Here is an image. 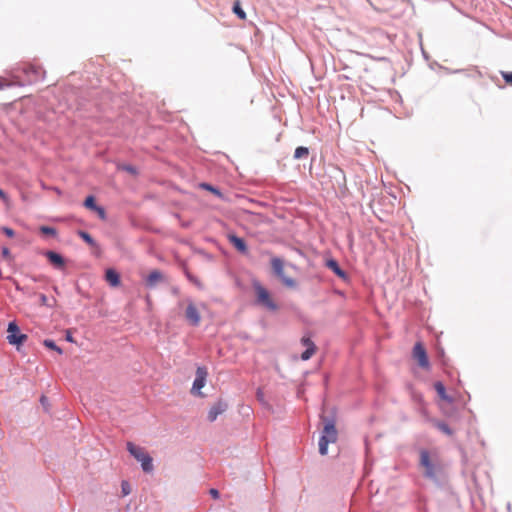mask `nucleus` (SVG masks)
<instances>
[{
    "instance_id": "obj_1",
    "label": "nucleus",
    "mask_w": 512,
    "mask_h": 512,
    "mask_svg": "<svg viewBox=\"0 0 512 512\" xmlns=\"http://www.w3.org/2000/svg\"><path fill=\"white\" fill-rule=\"evenodd\" d=\"M419 467L423 469L422 476L435 483L441 485L445 480V466L436 450H428L421 448L419 450Z\"/></svg>"
},
{
    "instance_id": "obj_2",
    "label": "nucleus",
    "mask_w": 512,
    "mask_h": 512,
    "mask_svg": "<svg viewBox=\"0 0 512 512\" xmlns=\"http://www.w3.org/2000/svg\"><path fill=\"white\" fill-rule=\"evenodd\" d=\"M126 447L128 452L141 463V468L145 473H151L154 470L152 457L142 447L136 446L132 442H127Z\"/></svg>"
},
{
    "instance_id": "obj_3",
    "label": "nucleus",
    "mask_w": 512,
    "mask_h": 512,
    "mask_svg": "<svg viewBox=\"0 0 512 512\" xmlns=\"http://www.w3.org/2000/svg\"><path fill=\"white\" fill-rule=\"evenodd\" d=\"M270 263H271V268L273 270V273L275 274V276H277L282 281V283L285 286L292 288V289L297 288V282L293 278L287 277L285 275L284 261L282 258L272 257Z\"/></svg>"
},
{
    "instance_id": "obj_4",
    "label": "nucleus",
    "mask_w": 512,
    "mask_h": 512,
    "mask_svg": "<svg viewBox=\"0 0 512 512\" xmlns=\"http://www.w3.org/2000/svg\"><path fill=\"white\" fill-rule=\"evenodd\" d=\"M253 286L257 295V303L270 311H276L278 305L272 300L268 290L259 282H255Z\"/></svg>"
},
{
    "instance_id": "obj_5",
    "label": "nucleus",
    "mask_w": 512,
    "mask_h": 512,
    "mask_svg": "<svg viewBox=\"0 0 512 512\" xmlns=\"http://www.w3.org/2000/svg\"><path fill=\"white\" fill-rule=\"evenodd\" d=\"M7 333L9 344L15 345L16 347H19L28 339L26 334L20 332V328L15 321L9 322Z\"/></svg>"
},
{
    "instance_id": "obj_6",
    "label": "nucleus",
    "mask_w": 512,
    "mask_h": 512,
    "mask_svg": "<svg viewBox=\"0 0 512 512\" xmlns=\"http://www.w3.org/2000/svg\"><path fill=\"white\" fill-rule=\"evenodd\" d=\"M208 377V370L205 366H198L196 369V377L193 381L191 393L201 396V389L205 386Z\"/></svg>"
},
{
    "instance_id": "obj_7",
    "label": "nucleus",
    "mask_w": 512,
    "mask_h": 512,
    "mask_svg": "<svg viewBox=\"0 0 512 512\" xmlns=\"http://www.w3.org/2000/svg\"><path fill=\"white\" fill-rule=\"evenodd\" d=\"M413 357L417 360L420 367L429 369L430 363L425 347L421 342H417L413 347Z\"/></svg>"
},
{
    "instance_id": "obj_8",
    "label": "nucleus",
    "mask_w": 512,
    "mask_h": 512,
    "mask_svg": "<svg viewBox=\"0 0 512 512\" xmlns=\"http://www.w3.org/2000/svg\"><path fill=\"white\" fill-rule=\"evenodd\" d=\"M323 422L322 436H329L332 440H337V430L335 426V418L333 416H321Z\"/></svg>"
},
{
    "instance_id": "obj_9",
    "label": "nucleus",
    "mask_w": 512,
    "mask_h": 512,
    "mask_svg": "<svg viewBox=\"0 0 512 512\" xmlns=\"http://www.w3.org/2000/svg\"><path fill=\"white\" fill-rule=\"evenodd\" d=\"M185 318L190 325L197 327L200 324V313L192 300H188V305L185 310Z\"/></svg>"
},
{
    "instance_id": "obj_10",
    "label": "nucleus",
    "mask_w": 512,
    "mask_h": 512,
    "mask_svg": "<svg viewBox=\"0 0 512 512\" xmlns=\"http://www.w3.org/2000/svg\"><path fill=\"white\" fill-rule=\"evenodd\" d=\"M43 255L48 259V261L51 263V265H53L55 269H64L65 259L61 254L52 250H47L43 252Z\"/></svg>"
},
{
    "instance_id": "obj_11",
    "label": "nucleus",
    "mask_w": 512,
    "mask_h": 512,
    "mask_svg": "<svg viewBox=\"0 0 512 512\" xmlns=\"http://www.w3.org/2000/svg\"><path fill=\"white\" fill-rule=\"evenodd\" d=\"M165 281L164 275L159 270H153L149 273V275L145 279V286L148 289H154L158 284Z\"/></svg>"
},
{
    "instance_id": "obj_12",
    "label": "nucleus",
    "mask_w": 512,
    "mask_h": 512,
    "mask_svg": "<svg viewBox=\"0 0 512 512\" xmlns=\"http://www.w3.org/2000/svg\"><path fill=\"white\" fill-rule=\"evenodd\" d=\"M226 409L227 404L222 400H218L208 411V421L214 422L220 414L226 411Z\"/></svg>"
},
{
    "instance_id": "obj_13",
    "label": "nucleus",
    "mask_w": 512,
    "mask_h": 512,
    "mask_svg": "<svg viewBox=\"0 0 512 512\" xmlns=\"http://www.w3.org/2000/svg\"><path fill=\"white\" fill-rule=\"evenodd\" d=\"M227 238L237 251L244 255L248 254V246L243 238L235 234H228Z\"/></svg>"
},
{
    "instance_id": "obj_14",
    "label": "nucleus",
    "mask_w": 512,
    "mask_h": 512,
    "mask_svg": "<svg viewBox=\"0 0 512 512\" xmlns=\"http://www.w3.org/2000/svg\"><path fill=\"white\" fill-rule=\"evenodd\" d=\"M23 72L28 76H31V81H38L42 79L43 71L40 67L32 64H27L23 68Z\"/></svg>"
},
{
    "instance_id": "obj_15",
    "label": "nucleus",
    "mask_w": 512,
    "mask_h": 512,
    "mask_svg": "<svg viewBox=\"0 0 512 512\" xmlns=\"http://www.w3.org/2000/svg\"><path fill=\"white\" fill-rule=\"evenodd\" d=\"M326 266L329 269H331L341 279L345 281L349 279L348 274L339 266L338 262L335 259H328L326 261Z\"/></svg>"
},
{
    "instance_id": "obj_16",
    "label": "nucleus",
    "mask_w": 512,
    "mask_h": 512,
    "mask_svg": "<svg viewBox=\"0 0 512 512\" xmlns=\"http://www.w3.org/2000/svg\"><path fill=\"white\" fill-rule=\"evenodd\" d=\"M105 279L112 287H117L121 283L119 273L112 268L106 270Z\"/></svg>"
},
{
    "instance_id": "obj_17",
    "label": "nucleus",
    "mask_w": 512,
    "mask_h": 512,
    "mask_svg": "<svg viewBox=\"0 0 512 512\" xmlns=\"http://www.w3.org/2000/svg\"><path fill=\"white\" fill-rule=\"evenodd\" d=\"M434 388H435L438 396L441 399H443V400H445V401H447L449 403H451L453 401L452 397L447 395L446 388H445L444 384L441 381H436L434 383Z\"/></svg>"
},
{
    "instance_id": "obj_18",
    "label": "nucleus",
    "mask_w": 512,
    "mask_h": 512,
    "mask_svg": "<svg viewBox=\"0 0 512 512\" xmlns=\"http://www.w3.org/2000/svg\"><path fill=\"white\" fill-rule=\"evenodd\" d=\"M335 440H332L329 438V436H322L319 439V453L321 455H326L328 452V445L329 443H334Z\"/></svg>"
},
{
    "instance_id": "obj_19",
    "label": "nucleus",
    "mask_w": 512,
    "mask_h": 512,
    "mask_svg": "<svg viewBox=\"0 0 512 512\" xmlns=\"http://www.w3.org/2000/svg\"><path fill=\"white\" fill-rule=\"evenodd\" d=\"M77 235L84 242H86L90 247H97L98 246L97 242L94 240V238L88 232H86L84 230H78L77 231Z\"/></svg>"
},
{
    "instance_id": "obj_20",
    "label": "nucleus",
    "mask_w": 512,
    "mask_h": 512,
    "mask_svg": "<svg viewBox=\"0 0 512 512\" xmlns=\"http://www.w3.org/2000/svg\"><path fill=\"white\" fill-rule=\"evenodd\" d=\"M199 187L201 189L210 191L211 193L216 195L218 198H221V199L223 198V194L220 191V189L215 187V186H213V185H211L210 183L202 182V183L199 184Z\"/></svg>"
},
{
    "instance_id": "obj_21",
    "label": "nucleus",
    "mask_w": 512,
    "mask_h": 512,
    "mask_svg": "<svg viewBox=\"0 0 512 512\" xmlns=\"http://www.w3.org/2000/svg\"><path fill=\"white\" fill-rule=\"evenodd\" d=\"M434 426L441 431L442 433L451 436L453 435V430L450 428V426L444 422V421H435Z\"/></svg>"
},
{
    "instance_id": "obj_22",
    "label": "nucleus",
    "mask_w": 512,
    "mask_h": 512,
    "mask_svg": "<svg viewBox=\"0 0 512 512\" xmlns=\"http://www.w3.org/2000/svg\"><path fill=\"white\" fill-rule=\"evenodd\" d=\"M232 11L233 13L241 20H245L246 19V13L245 11L242 9L241 5H240V1L239 0H236L235 3L233 4V7H232Z\"/></svg>"
},
{
    "instance_id": "obj_23",
    "label": "nucleus",
    "mask_w": 512,
    "mask_h": 512,
    "mask_svg": "<svg viewBox=\"0 0 512 512\" xmlns=\"http://www.w3.org/2000/svg\"><path fill=\"white\" fill-rule=\"evenodd\" d=\"M309 155V149L304 146H299L294 151V159L307 158Z\"/></svg>"
},
{
    "instance_id": "obj_24",
    "label": "nucleus",
    "mask_w": 512,
    "mask_h": 512,
    "mask_svg": "<svg viewBox=\"0 0 512 512\" xmlns=\"http://www.w3.org/2000/svg\"><path fill=\"white\" fill-rule=\"evenodd\" d=\"M83 204L87 209H90L93 211H95L98 207V205L96 204L95 197L93 195L87 196L86 199L84 200Z\"/></svg>"
},
{
    "instance_id": "obj_25",
    "label": "nucleus",
    "mask_w": 512,
    "mask_h": 512,
    "mask_svg": "<svg viewBox=\"0 0 512 512\" xmlns=\"http://www.w3.org/2000/svg\"><path fill=\"white\" fill-rule=\"evenodd\" d=\"M44 346L51 349V350H54L56 351L58 354H62L63 353V350L56 345V343L51 340V339H45L44 342H43Z\"/></svg>"
},
{
    "instance_id": "obj_26",
    "label": "nucleus",
    "mask_w": 512,
    "mask_h": 512,
    "mask_svg": "<svg viewBox=\"0 0 512 512\" xmlns=\"http://www.w3.org/2000/svg\"><path fill=\"white\" fill-rule=\"evenodd\" d=\"M40 232L42 234L49 235V236L57 235V230L54 227H50V226H41Z\"/></svg>"
},
{
    "instance_id": "obj_27",
    "label": "nucleus",
    "mask_w": 512,
    "mask_h": 512,
    "mask_svg": "<svg viewBox=\"0 0 512 512\" xmlns=\"http://www.w3.org/2000/svg\"><path fill=\"white\" fill-rule=\"evenodd\" d=\"M121 493L123 496H127L131 493L130 483L126 480H123L121 483Z\"/></svg>"
},
{
    "instance_id": "obj_28",
    "label": "nucleus",
    "mask_w": 512,
    "mask_h": 512,
    "mask_svg": "<svg viewBox=\"0 0 512 512\" xmlns=\"http://www.w3.org/2000/svg\"><path fill=\"white\" fill-rule=\"evenodd\" d=\"M315 348H306L305 351H303V353L301 354V359L304 360V361H307L309 360L312 355L315 353Z\"/></svg>"
},
{
    "instance_id": "obj_29",
    "label": "nucleus",
    "mask_w": 512,
    "mask_h": 512,
    "mask_svg": "<svg viewBox=\"0 0 512 512\" xmlns=\"http://www.w3.org/2000/svg\"><path fill=\"white\" fill-rule=\"evenodd\" d=\"M301 343L306 348L312 347V348L316 349V346H315L314 342L309 337H303L301 339Z\"/></svg>"
},
{
    "instance_id": "obj_30",
    "label": "nucleus",
    "mask_w": 512,
    "mask_h": 512,
    "mask_svg": "<svg viewBox=\"0 0 512 512\" xmlns=\"http://www.w3.org/2000/svg\"><path fill=\"white\" fill-rule=\"evenodd\" d=\"M2 232L9 238H12L15 236V231L10 227H2Z\"/></svg>"
},
{
    "instance_id": "obj_31",
    "label": "nucleus",
    "mask_w": 512,
    "mask_h": 512,
    "mask_svg": "<svg viewBox=\"0 0 512 512\" xmlns=\"http://www.w3.org/2000/svg\"><path fill=\"white\" fill-rule=\"evenodd\" d=\"M501 75L506 83L512 84V72L501 71Z\"/></svg>"
},
{
    "instance_id": "obj_32",
    "label": "nucleus",
    "mask_w": 512,
    "mask_h": 512,
    "mask_svg": "<svg viewBox=\"0 0 512 512\" xmlns=\"http://www.w3.org/2000/svg\"><path fill=\"white\" fill-rule=\"evenodd\" d=\"M256 397H257V400H258L260 403H262V404H264V403H265V401H264V392H263V390H262L261 388H258V389H257Z\"/></svg>"
},
{
    "instance_id": "obj_33",
    "label": "nucleus",
    "mask_w": 512,
    "mask_h": 512,
    "mask_svg": "<svg viewBox=\"0 0 512 512\" xmlns=\"http://www.w3.org/2000/svg\"><path fill=\"white\" fill-rule=\"evenodd\" d=\"M98 214V216L101 218V219H105L106 218V212H105V209L101 206H98L97 209L95 210Z\"/></svg>"
},
{
    "instance_id": "obj_34",
    "label": "nucleus",
    "mask_w": 512,
    "mask_h": 512,
    "mask_svg": "<svg viewBox=\"0 0 512 512\" xmlns=\"http://www.w3.org/2000/svg\"><path fill=\"white\" fill-rule=\"evenodd\" d=\"M39 300H40V304L43 305V306H49V303H48V298L45 294H40L39 295Z\"/></svg>"
},
{
    "instance_id": "obj_35",
    "label": "nucleus",
    "mask_w": 512,
    "mask_h": 512,
    "mask_svg": "<svg viewBox=\"0 0 512 512\" xmlns=\"http://www.w3.org/2000/svg\"><path fill=\"white\" fill-rule=\"evenodd\" d=\"M123 169L131 174H136L137 173V169L132 166V165H126L123 167Z\"/></svg>"
},
{
    "instance_id": "obj_36",
    "label": "nucleus",
    "mask_w": 512,
    "mask_h": 512,
    "mask_svg": "<svg viewBox=\"0 0 512 512\" xmlns=\"http://www.w3.org/2000/svg\"><path fill=\"white\" fill-rule=\"evenodd\" d=\"M209 493H210V495H211L214 499H218V498L220 497V493H219V491H218L217 489H215V488H211V489L209 490Z\"/></svg>"
},
{
    "instance_id": "obj_37",
    "label": "nucleus",
    "mask_w": 512,
    "mask_h": 512,
    "mask_svg": "<svg viewBox=\"0 0 512 512\" xmlns=\"http://www.w3.org/2000/svg\"><path fill=\"white\" fill-rule=\"evenodd\" d=\"M2 256L4 258H11V252H10L9 248H7V247L2 248Z\"/></svg>"
},
{
    "instance_id": "obj_38",
    "label": "nucleus",
    "mask_w": 512,
    "mask_h": 512,
    "mask_svg": "<svg viewBox=\"0 0 512 512\" xmlns=\"http://www.w3.org/2000/svg\"><path fill=\"white\" fill-rule=\"evenodd\" d=\"M66 340H67L68 342H71V343H73V342H74V339H73V337H72V335H71V332H70V331H67V332H66Z\"/></svg>"
},
{
    "instance_id": "obj_39",
    "label": "nucleus",
    "mask_w": 512,
    "mask_h": 512,
    "mask_svg": "<svg viewBox=\"0 0 512 512\" xmlns=\"http://www.w3.org/2000/svg\"><path fill=\"white\" fill-rule=\"evenodd\" d=\"M187 277H188V279H189L190 281H192V282H194V283L198 284L197 279H196V278H194L193 276H191L190 274H187Z\"/></svg>"
},
{
    "instance_id": "obj_40",
    "label": "nucleus",
    "mask_w": 512,
    "mask_h": 512,
    "mask_svg": "<svg viewBox=\"0 0 512 512\" xmlns=\"http://www.w3.org/2000/svg\"><path fill=\"white\" fill-rule=\"evenodd\" d=\"M40 402L42 403V405H46V403L48 402V399L45 396H42L40 398Z\"/></svg>"
},
{
    "instance_id": "obj_41",
    "label": "nucleus",
    "mask_w": 512,
    "mask_h": 512,
    "mask_svg": "<svg viewBox=\"0 0 512 512\" xmlns=\"http://www.w3.org/2000/svg\"><path fill=\"white\" fill-rule=\"evenodd\" d=\"M0 198L6 199V193L2 189H0Z\"/></svg>"
},
{
    "instance_id": "obj_42",
    "label": "nucleus",
    "mask_w": 512,
    "mask_h": 512,
    "mask_svg": "<svg viewBox=\"0 0 512 512\" xmlns=\"http://www.w3.org/2000/svg\"><path fill=\"white\" fill-rule=\"evenodd\" d=\"M15 287H16V290H19V291H20V290H22V289H21V287H20V285H19V284H17V283L15 284Z\"/></svg>"
},
{
    "instance_id": "obj_43",
    "label": "nucleus",
    "mask_w": 512,
    "mask_h": 512,
    "mask_svg": "<svg viewBox=\"0 0 512 512\" xmlns=\"http://www.w3.org/2000/svg\"><path fill=\"white\" fill-rule=\"evenodd\" d=\"M3 88V84L0 82V90Z\"/></svg>"
}]
</instances>
